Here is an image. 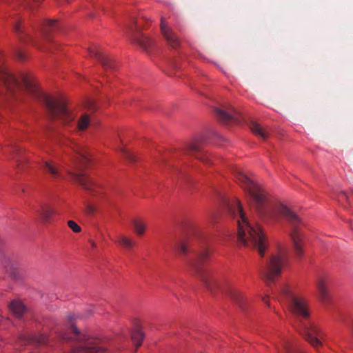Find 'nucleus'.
Here are the masks:
<instances>
[{
    "mask_svg": "<svg viewBox=\"0 0 353 353\" xmlns=\"http://www.w3.org/2000/svg\"><path fill=\"white\" fill-rule=\"evenodd\" d=\"M119 243L127 249H131L135 245L133 240L122 235L119 236Z\"/></svg>",
    "mask_w": 353,
    "mask_h": 353,
    "instance_id": "24",
    "label": "nucleus"
},
{
    "mask_svg": "<svg viewBox=\"0 0 353 353\" xmlns=\"http://www.w3.org/2000/svg\"><path fill=\"white\" fill-rule=\"evenodd\" d=\"M68 225L74 232H79L81 231V227L74 221H69Z\"/></svg>",
    "mask_w": 353,
    "mask_h": 353,
    "instance_id": "28",
    "label": "nucleus"
},
{
    "mask_svg": "<svg viewBox=\"0 0 353 353\" xmlns=\"http://www.w3.org/2000/svg\"><path fill=\"white\" fill-rule=\"evenodd\" d=\"M60 24L57 20L48 19L43 23L42 28L43 39L46 41H50V33L59 29Z\"/></svg>",
    "mask_w": 353,
    "mask_h": 353,
    "instance_id": "17",
    "label": "nucleus"
},
{
    "mask_svg": "<svg viewBox=\"0 0 353 353\" xmlns=\"http://www.w3.org/2000/svg\"><path fill=\"white\" fill-rule=\"evenodd\" d=\"M263 300L264 302L267 303V301H266L265 298H263Z\"/></svg>",
    "mask_w": 353,
    "mask_h": 353,
    "instance_id": "33",
    "label": "nucleus"
},
{
    "mask_svg": "<svg viewBox=\"0 0 353 353\" xmlns=\"http://www.w3.org/2000/svg\"><path fill=\"white\" fill-rule=\"evenodd\" d=\"M286 263L287 251L283 248H279L261 263V277L268 284L274 283L280 276Z\"/></svg>",
    "mask_w": 353,
    "mask_h": 353,
    "instance_id": "7",
    "label": "nucleus"
},
{
    "mask_svg": "<svg viewBox=\"0 0 353 353\" xmlns=\"http://www.w3.org/2000/svg\"><path fill=\"white\" fill-rule=\"evenodd\" d=\"M88 53L92 58L97 59L105 70H114L116 65L112 58L103 52L98 46H92L88 49Z\"/></svg>",
    "mask_w": 353,
    "mask_h": 353,
    "instance_id": "10",
    "label": "nucleus"
},
{
    "mask_svg": "<svg viewBox=\"0 0 353 353\" xmlns=\"http://www.w3.org/2000/svg\"><path fill=\"white\" fill-rule=\"evenodd\" d=\"M144 336L145 335L142 330L138 327L132 331V341L136 346L137 349L141 345Z\"/></svg>",
    "mask_w": 353,
    "mask_h": 353,
    "instance_id": "22",
    "label": "nucleus"
},
{
    "mask_svg": "<svg viewBox=\"0 0 353 353\" xmlns=\"http://www.w3.org/2000/svg\"><path fill=\"white\" fill-rule=\"evenodd\" d=\"M86 212L88 214H93L95 212V208L90 205H88L86 207Z\"/></svg>",
    "mask_w": 353,
    "mask_h": 353,
    "instance_id": "30",
    "label": "nucleus"
},
{
    "mask_svg": "<svg viewBox=\"0 0 353 353\" xmlns=\"http://www.w3.org/2000/svg\"><path fill=\"white\" fill-rule=\"evenodd\" d=\"M281 295L290 311L297 318V330L314 348L318 349L322 345L323 333L314 323L309 321L310 312L307 301L296 296L288 287L282 289Z\"/></svg>",
    "mask_w": 353,
    "mask_h": 353,
    "instance_id": "4",
    "label": "nucleus"
},
{
    "mask_svg": "<svg viewBox=\"0 0 353 353\" xmlns=\"http://www.w3.org/2000/svg\"><path fill=\"white\" fill-rule=\"evenodd\" d=\"M121 152H122L123 157L130 162H135L137 161L136 157L126 149L122 148Z\"/></svg>",
    "mask_w": 353,
    "mask_h": 353,
    "instance_id": "27",
    "label": "nucleus"
},
{
    "mask_svg": "<svg viewBox=\"0 0 353 353\" xmlns=\"http://www.w3.org/2000/svg\"><path fill=\"white\" fill-rule=\"evenodd\" d=\"M203 139H198L189 143L185 148V152L188 154L194 156L196 159L200 161L209 163L210 159L205 152L202 149V143H203Z\"/></svg>",
    "mask_w": 353,
    "mask_h": 353,
    "instance_id": "9",
    "label": "nucleus"
},
{
    "mask_svg": "<svg viewBox=\"0 0 353 353\" xmlns=\"http://www.w3.org/2000/svg\"><path fill=\"white\" fill-rule=\"evenodd\" d=\"M91 245H92V246L93 248L96 247V244H95V243H94V242H92H92H91Z\"/></svg>",
    "mask_w": 353,
    "mask_h": 353,
    "instance_id": "32",
    "label": "nucleus"
},
{
    "mask_svg": "<svg viewBox=\"0 0 353 353\" xmlns=\"http://www.w3.org/2000/svg\"><path fill=\"white\" fill-rule=\"evenodd\" d=\"M282 347L285 353H303V350L297 343L289 340L284 341Z\"/></svg>",
    "mask_w": 353,
    "mask_h": 353,
    "instance_id": "21",
    "label": "nucleus"
},
{
    "mask_svg": "<svg viewBox=\"0 0 353 353\" xmlns=\"http://www.w3.org/2000/svg\"><path fill=\"white\" fill-rule=\"evenodd\" d=\"M251 131L263 140H265L269 135V132L256 121H252L250 124Z\"/></svg>",
    "mask_w": 353,
    "mask_h": 353,
    "instance_id": "20",
    "label": "nucleus"
},
{
    "mask_svg": "<svg viewBox=\"0 0 353 353\" xmlns=\"http://www.w3.org/2000/svg\"><path fill=\"white\" fill-rule=\"evenodd\" d=\"M27 92L32 97L42 102L51 119H57L63 125L61 134L74 153L73 168L67 170L68 174L73 180L78 182L82 188L92 195L100 193V187L81 170L87 166L91 159L88 152L68 137L70 133L85 130L90 123V117L84 114L79 119L77 124L74 122L75 116L66 107L61 99L52 98L42 92L37 82L30 74H21L17 77L12 74L0 61V95L6 99H19V95Z\"/></svg>",
    "mask_w": 353,
    "mask_h": 353,
    "instance_id": "1",
    "label": "nucleus"
},
{
    "mask_svg": "<svg viewBox=\"0 0 353 353\" xmlns=\"http://www.w3.org/2000/svg\"><path fill=\"white\" fill-rule=\"evenodd\" d=\"M214 219H215V215L212 214L210 217V221H211V222L214 221Z\"/></svg>",
    "mask_w": 353,
    "mask_h": 353,
    "instance_id": "31",
    "label": "nucleus"
},
{
    "mask_svg": "<svg viewBox=\"0 0 353 353\" xmlns=\"http://www.w3.org/2000/svg\"><path fill=\"white\" fill-rule=\"evenodd\" d=\"M343 195L347 199V195L345 193H343Z\"/></svg>",
    "mask_w": 353,
    "mask_h": 353,
    "instance_id": "34",
    "label": "nucleus"
},
{
    "mask_svg": "<svg viewBox=\"0 0 353 353\" xmlns=\"http://www.w3.org/2000/svg\"><path fill=\"white\" fill-rule=\"evenodd\" d=\"M14 30L15 33L17 34L19 39L21 41H24L26 39L30 40L31 41V43H32V45L34 46L36 48H37L40 50H47V48H46L43 45V41L32 39V38L30 36L29 33L26 30H24V28L22 26L21 21H17L14 24Z\"/></svg>",
    "mask_w": 353,
    "mask_h": 353,
    "instance_id": "13",
    "label": "nucleus"
},
{
    "mask_svg": "<svg viewBox=\"0 0 353 353\" xmlns=\"http://www.w3.org/2000/svg\"><path fill=\"white\" fill-rule=\"evenodd\" d=\"M9 309L17 318H21L26 312V306L19 300H13L9 305Z\"/></svg>",
    "mask_w": 353,
    "mask_h": 353,
    "instance_id": "18",
    "label": "nucleus"
},
{
    "mask_svg": "<svg viewBox=\"0 0 353 353\" xmlns=\"http://www.w3.org/2000/svg\"><path fill=\"white\" fill-rule=\"evenodd\" d=\"M11 154L13 159H16V161L17 163V167H20L21 164V161L18 159V157L21 154L22 150L21 149L17 146L14 145L11 148L10 150Z\"/></svg>",
    "mask_w": 353,
    "mask_h": 353,
    "instance_id": "25",
    "label": "nucleus"
},
{
    "mask_svg": "<svg viewBox=\"0 0 353 353\" xmlns=\"http://www.w3.org/2000/svg\"><path fill=\"white\" fill-rule=\"evenodd\" d=\"M233 172L236 181L249 194L252 204L261 219L272 221L277 220L280 216L285 217L291 228L289 234L295 254L297 257H301L303 255L301 219L287 206L269 198L263 189L245 175L239 168H235Z\"/></svg>",
    "mask_w": 353,
    "mask_h": 353,
    "instance_id": "2",
    "label": "nucleus"
},
{
    "mask_svg": "<svg viewBox=\"0 0 353 353\" xmlns=\"http://www.w3.org/2000/svg\"><path fill=\"white\" fill-rule=\"evenodd\" d=\"M134 231L138 235H143L145 233L146 229V224L140 220H134L132 222Z\"/></svg>",
    "mask_w": 353,
    "mask_h": 353,
    "instance_id": "23",
    "label": "nucleus"
},
{
    "mask_svg": "<svg viewBox=\"0 0 353 353\" xmlns=\"http://www.w3.org/2000/svg\"><path fill=\"white\" fill-rule=\"evenodd\" d=\"M35 212L44 223H49L52 216L57 213L54 208L46 203H41Z\"/></svg>",
    "mask_w": 353,
    "mask_h": 353,
    "instance_id": "16",
    "label": "nucleus"
},
{
    "mask_svg": "<svg viewBox=\"0 0 353 353\" xmlns=\"http://www.w3.org/2000/svg\"><path fill=\"white\" fill-rule=\"evenodd\" d=\"M47 336L43 334H34L30 336H22L20 337L19 343L20 345H27L30 344L41 345L47 343Z\"/></svg>",
    "mask_w": 353,
    "mask_h": 353,
    "instance_id": "15",
    "label": "nucleus"
},
{
    "mask_svg": "<svg viewBox=\"0 0 353 353\" xmlns=\"http://www.w3.org/2000/svg\"><path fill=\"white\" fill-rule=\"evenodd\" d=\"M160 28L161 34L168 46L175 49L180 46L181 41L179 38L169 26L164 17L161 18Z\"/></svg>",
    "mask_w": 353,
    "mask_h": 353,
    "instance_id": "11",
    "label": "nucleus"
},
{
    "mask_svg": "<svg viewBox=\"0 0 353 353\" xmlns=\"http://www.w3.org/2000/svg\"><path fill=\"white\" fill-rule=\"evenodd\" d=\"M128 31L131 40L139 45L145 52L150 53L154 49V41L141 32V27L135 19H132V23L129 25Z\"/></svg>",
    "mask_w": 353,
    "mask_h": 353,
    "instance_id": "8",
    "label": "nucleus"
},
{
    "mask_svg": "<svg viewBox=\"0 0 353 353\" xmlns=\"http://www.w3.org/2000/svg\"><path fill=\"white\" fill-rule=\"evenodd\" d=\"M225 205L230 215L236 220L239 243L257 250L263 256L268 248V243L261 226L257 224L252 225L250 223L239 199L226 201Z\"/></svg>",
    "mask_w": 353,
    "mask_h": 353,
    "instance_id": "3",
    "label": "nucleus"
},
{
    "mask_svg": "<svg viewBox=\"0 0 353 353\" xmlns=\"http://www.w3.org/2000/svg\"><path fill=\"white\" fill-rule=\"evenodd\" d=\"M224 108H216L214 110L220 120L225 123H239L241 121L239 113L234 107L228 105Z\"/></svg>",
    "mask_w": 353,
    "mask_h": 353,
    "instance_id": "12",
    "label": "nucleus"
},
{
    "mask_svg": "<svg viewBox=\"0 0 353 353\" xmlns=\"http://www.w3.org/2000/svg\"><path fill=\"white\" fill-rule=\"evenodd\" d=\"M14 53H15L16 57L19 59H20V60L25 59L26 56H25L24 53L21 50L15 49Z\"/></svg>",
    "mask_w": 353,
    "mask_h": 353,
    "instance_id": "29",
    "label": "nucleus"
},
{
    "mask_svg": "<svg viewBox=\"0 0 353 353\" xmlns=\"http://www.w3.org/2000/svg\"><path fill=\"white\" fill-rule=\"evenodd\" d=\"M79 315L72 314L68 316L70 322L72 336L68 334L63 336L65 341L73 340L72 353H103L106 351V347L101 344V341L96 338H92L88 334L79 330L72 323V321L79 318Z\"/></svg>",
    "mask_w": 353,
    "mask_h": 353,
    "instance_id": "6",
    "label": "nucleus"
},
{
    "mask_svg": "<svg viewBox=\"0 0 353 353\" xmlns=\"http://www.w3.org/2000/svg\"><path fill=\"white\" fill-rule=\"evenodd\" d=\"M67 1H69L70 0H66Z\"/></svg>",
    "mask_w": 353,
    "mask_h": 353,
    "instance_id": "35",
    "label": "nucleus"
},
{
    "mask_svg": "<svg viewBox=\"0 0 353 353\" xmlns=\"http://www.w3.org/2000/svg\"><path fill=\"white\" fill-rule=\"evenodd\" d=\"M43 169L45 172L50 173L54 179L63 177L59 167L52 161H45Z\"/></svg>",
    "mask_w": 353,
    "mask_h": 353,
    "instance_id": "19",
    "label": "nucleus"
},
{
    "mask_svg": "<svg viewBox=\"0 0 353 353\" xmlns=\"http://www.w3.org/2000/svg\"><path fill=\"white\" fill-rule=\"evenodd\" d=\"M328 279L325 276H319L316 279V286L318 296L321 301L325 303L330 300V294L327 290Z\"/></svg>",
    "mask_w": 353,
    "mask_h": 353,
    "instance_id": "14",
    "label": "nucleus"
},
{
    "mask_svg": "<svg viewBox=\"0 0 353 353\" xmlns=\"http://www.w3.org/2000/svg\"><path fill=\"white\" fill-rule=\"evenodd\" d=\"M174 249L183 255H185L188 252V245L185 242L176 243Z\"/></svg>",
    "mask_w": 353,
    "mask_h": 353,
    "instance_id": "26",
    "label": "nucleus"
},
{
    "mask_svg": "<svg viewBox=\"0 0 353 353\" xmlns=\"http://www.w3.org/2000/svg\"><path fill=\"white\" fill-rule=\"evenodd\" d=\"M209 256L210 252L208 248H204L198 254L196 259L192 263L195 274L210 292L214 293L216 290H221L228 294L240 307L243 308V293L230 284L220 283L211 272L204 268V263L207 261Z\"/></svg>",
    "mask_w": 353,
    "mask_h": 353,
    "instance_id": "5",
    "label": "nucleus"
}]
</instances>
